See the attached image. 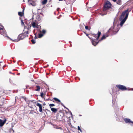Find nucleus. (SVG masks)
Here are the masks:
<instances>
[{"mask_svg":"<svg viewBox=\"0 0 133 133\" xmlns=\"http://www.w3.org/2000/svg\"><path fill=\"white\" fill-rule=\"evenodd\" d=\"M28 36V35L27 34H26L25 33H24L19 34L16 39H12L10 38V39L13 42H17L27 37Z\"/></svg>","mask_w":133,"mask_h":133,"instance_id":"nucleus-1","label":"nucleus"},{"mask_svg":"<svg viewBox=\"0 0 133 133\" xmlns=\"http://www.w3.org/2000/svg\"><path fill=\"white\" fill-rule=\"evenodd\" d=\"M111 4L109 1H107L103 6V11H105L108 10L111 7Z\"/></svg>","mask_w":133,"mask_h":133,"instance_id":"nucleus-2","label":"nucleus"},{"mask_svg":"<svg viewBox=\"0 0 133 133\" xmlns=\"http://www.w3.org/2000/svg\"><path fill=\"white\" fill-rule=\"evenodd\" d=\"M116 87L118 89L122 91H124L127 90V88L125 86L122 85H116Z\"/></svg>","mask_w":133,"mask_h":133,"instance_id":"nucleus-3","label":"nucleus"},{"mask_svg":"<svg viewBox=\"0 0 133 133\" xmlns=\"http://www.w3.org/2000/svg\"><path fill=\"white\" fill-rule=\"evenodd\" d=\"M64 116V114L62 112L58 113L57 115V119L58 120L61 121L62 120L63 117Z\"/></svg>","mask_w":133,"mask_h":133,"instance_id":"nucleus-4","label":"nucleus"},{"mask_svg":"<svg viewBox=\"0 0 133 133\" xmlns=\"http://www.w3.org/2000/svg\"><path fill=\"white\" fill-rule=\"evenodd\" d=\"M92 36L95 37L96 38V39L97 40H98L101 35V32L100 31H99L97 33V34H92Z\"/></svg>","mask_w":133,"mask_h":133,"instance_id":"nucleus-5","label":"nucleus"},{"mask_svg":"<svg viewBox=\"0 0 133 133\" xmlns=\"http://www.w3.org/2000/svg\"><path fill=\"white\" fill-rule=\"evenodd\" d=\"M128 14L127 13L126 14V15L125 16V17L122 19V20L121 21L120 23V25L121 26H122L123 25L124 23L127 19V18L128 17Z\"/></svg>","mask_w":133,"mask_h":133,"instance_id":"nucleus-6","label":"nucleus"},{"mask_svg":"<svg viewBox=\"0 0 133 133\" xmlns=\"http://www.w3.org/2000/svg\"><path fill=\"white\" fill-rule=\"evenodd\" d=\"M36 105V106L39 107V111L40 112H42L43 111V107L42 105L38 103H37Z\"/></svg>","mask_w":133,"mask_h":133,"instance_id":"nucleus-7","label":"nucleus"},{"mask_svg":"<svg viewBox=\"0 0 133 133\" xmlns=\"http://www.w3.org/2000/svg\"><path fill=\"white\" fill-rule=\"evenodd\" d=\"M128 9H127L124 11L123 12L122 14L121 15V16L120 18L122 19L123 18H124L125 15H126V14L127 13H128L129 14V12H128Z\"/></svg>","mask_w":133,"mask_h":133,"instance_id":"nucleus-8","label":"nucleus"},{"mask_svg":"<svg viewBox=\"0 0 133 133\" xmlns=\"http://www.w3.org/2000/svg\"><path fill=\"white\" fill-rule=\"evenodd\" d=\"M113 29L112 26L109 29L107 33L108 35L110 34L111 35H114L113 34Z\"/></svg>","mask_w":133,"mask_h":133,"instance_id":"nucleus-9","label":"nucleus"},{"mask_svg":"<svg viewBox=\"0 0 133 133\" xmlns=\"http://www.w3.org/2000/svg\"><path fill=\"white\" fill-rule=\"evenodd\" d=\"M95 39H91V42L92 44L94 46H95L97 44H98L99 41L98 42H97L95 41Z\"/></svg>","mask_w":133,"mask_h":133,"instance_id":"nucleus-10","label":"nucleus"},{"mask_svg":"<svg viewBox=\"0 0 133 133\" xmlns=\"http://www.w3.org/2000/svg\"><path fill=\"white\" fill-rule=\"evenodd\" d=\"M109 36L108 34L107 33L105 34H104L102 36V37L101 38V39L99 40V41H100L101 40H103L104 39H105V38Z\"/></svg>","mask_w":133,"mask_h":133,"instance_id":"nucleus-11","label":"nucleus"},{"mask_svg":"<svg viewBox=\"0 0 133 133\" xmlns=\"http://www.w3.org/2000/svg\"><path fill=\"white\" fill-rule=\"evenodd\" d=\"M113 28V34H116L118 31L117 28L115 27L114 26H112Z\"/></svg>","mask_w":133,"mask_h":133,"instance_id":"nucleus-12","label":"nucleus"},{"mask_svg":"<svg viewBox=\"0 0 133 133\" xmlns=\"http://www.w3.org/2000/svg\"><path fill=\"white\" fill-rule=\"evenodd\" d=\"M124 121L126 123H132L133 124V122L131 121L130 119L129 118H125Z\"/></svg>","mask_w":133,"mask_h":133,"instance_id":"nucleus-13","label":"nucleus"},{"mask_svg":"<svg viewBox=\"0 0 133 133\" xmlns=\"http://www.w3.org/2000/svg\"><path fill=\"white\" fill-rule=\"evenodd\" d=\"M31 24L34 28H38V25L36 24L35 22H33L31 23Z\"/></svg>","mask_w":133,"mask_h":133,"instance_id":"nucleus-14","label":"nucleus"},{"mask_svg":"<svg viewBox=\"0 0 133 133\" xmlns=\"http://www.w3.org/2000/svg\"><path fill=\"white\" fill-rule=\"evenodd\" d=\"M29 5H32V6H35L36 5V4L35 2L34 1H30V2H29Z\"/></svg>","mask_w":133,"mask_h":133,"instance_id":"nucleus-15","label":"nucleus"},{"mask_svg":"<svg viewBox=\"0 0 133 133\" xmlns=\"http://www.w3.org/2000/svg\"><path fill=\"white\" fill-rule=\"evenodd\" d=\"M51 110L54 112H56L57 111V109L55 108L50 107Z\"/></svg>","mask_w":133,"mask_h":133,"instance_id":"nucleus-16","label":"nucleus"},{"mask_svg":"<svg viewBox=\"0 0 133 133\" xmlns=\"http://www.w3.org/2000/svg\"><path fill=\"white\" fill-rule=\"evenodd\" d=\"M53 99L57 103H58L59 102H61L59 99L56 98H53Z\"/></svg>","mask_w":133,"mask_h":133,"instance_id":"nucleus-17","label":"nucleus"},{"mask_svg":"<svg viewBox=\"0 0 133 133\" xmlns=\"http://www.w3.org/2000/svg\"><path fill=\"white\" fill-rule=\"evenodd\" d=\"M47 2V0H43L42 2V5H44L46 4Z\"/></svg>","mask_w":133,"mask_h":133,"instance_id":"nucleus-18","label":"nucleus"},{"mask_svg":"<svg viewBox=\"0 0 133 133\" xmlns=\"http://www.w3.org/2000/svg\"><path fill=\"white\" fill-rule=\"evenodd\" d=\"M36 87L37 89L35 90L36 91H39L40 90V87L38 85H36Z\"/></svg>","mask_w":133,"mask_h":133,"instance_id":"nucleus-19","label":"nucleus"},{"mask_svg":"<svg viewBox=\"0 0 133 133\" xmlns=\"http://www.w3.org/2000/svg\"><path fill=\"white\" fill-rule=\"evenodd\" d=\"M3 120L0 119V126L2 127L3 125Z\"/></svg>","mask_w":133,"mask_h":133,"instance_id":"nucleus-20","label":"nucleus"},{"mask_svg":"<svg viewBox=\"0 0 133 133\" xmlns=\"http://www.w3.org/2000/svg\"><path fill=\"white\" fill-rule=\"evenodd\" d=\"M32 103V101H31L30 102H29V107L30 108H32V105L31 104Z\"/></svg>","mask_w":133,"mask_h":133,"instance_id":"nucleus-21","label":"nucleus"},{"mask_svg":"<svg viewBox=\"0 0 133 133\" xmlns=\"http://www.w3.org/2000/svg\"><path fill=\"white\" fill-rule=\"evenodd\" d=\"M43 36V34L41 33L40 34H38V38H41Z\"/></svg>","mask_w":133,"mask_h":133,"instance_id":"nucleus-22","label":"nucleus"},{"mask_svg":"<svg viewBox=\"0 0 133 133\" xmlns=\"http://www.w3.org/2000/svg\"><path fill=\"white\" fill-rule=\"evenodd\" d=\"M23 13H22L21 12H18V15L21 17H22L23 16Z\"/></svg>","mask_w":133,"mask_h":133,"instance_id":"nucleus-23","label":"nucleus"},{"mask_svg":"<svg viewBox=\"0 0 133 133\" xmlns=\"http://www.w3.org/2000/svg\"><path fill=\"white\" fill-rule=\"evenodd\" d=\"M1 26L0 27V30H2L3 31H4L5 30V29H4V27L2 25L0 26Z\"/></svg>","mask_w":133,"mask_h":133,"instance_id":"nucleus-24","label":"nucleus"},{"mask_svg":"<svg viewBox=\"0 0 133 133\" xmlns=\"http://www.w3.org/2000/svg\"><path fill=\"white\" fill-rule=\"evenodd\" d=\"M40 32L42 33L44 35L45 34L46 32V31L44 30H43L42 31H40Z\"/></svg>","mask_w":133,"mask_h":133,"instance_id":"nucleus-25","label":"nucleus"},{"mask_svg":"<svg viewBox=\"0 0 133 133\" xmlns=\"http://www.w3.org/2000/svg\"><path fill=\"white\" fill-rule=\"evenodd\" d=\"M31 42L33 44H34L35 43V41L33 39H32L31 40Z\"/></svg>","mask_w":133,"mask_h":133,"instance_id":"nucleus-26","label":"nucleus"},{"mask_svg":"<svg viewBox=\"0 0 133 133\" xmlns=\"http://www.w3.org/2000/svg\"><path fill=\"white\" fill-rule=\"evenodd\" d=\"M43 95H44V94L43 92H42L41 93L40 96L41 97L43 98L44 97Z\"/></svg>","mask_w":133,"mask_h":133,"instance_id":"nucleus-27","label":"nucleus"},{"mask_svg":"<svg viewBox=\"0 0 133 133\" xmlns=\"http://www.w3.org/2000/svg\"><path fill=\"white\" fill-rule=\"evenodd\" d=\"M78 130H79L81 132H82V130H81L79 126H78Z\"/></svg>","mask_w":133,"mask_h":133,"instance_id":"nucleus-28","label":"nucleus"},{"mask_svg":"<svg viewBox=\"0 0 133 133\" xmlns=\"http://www.w3.org/2000/svg\"><path fill=\"white\" fill-rule=\"evenodd\" d=\"M49 105L50 107H53V106H55V104H50Z\"/></svg>","mask_w":133,"mask_h":133,"instance_id":"nucleus-29","label":"nucleus"},{"mask_svg":"<svg viewBox=\"0 0 133 133\" xmlns=\"http://www.w3.org/2000/svg\"><path fill=\"white\" fill-rule=\"evenodd\" d=\"M6 119L5 118V119L4 120V121H3V125H4V124L5 123L6 121Z\"/></svg>","mask_w":133,"mask_h":133,"instance_id":"nucleus-30","label":"nucleus"},{"mask_svg":"<svg viewBox=\"0 0 133 133\" xmlns=\"http://www.w3.org/2000/svg\"><path fill=\"white\" fill-rule=\"evenodd\" d=\"M22 98H23L26 101V98L25 97H22Z\"/></svg>","mask_w":133,"mask_h":133,"instance_id":"nucleus-31","label":"nucleus"},{"mask_svg":"<svg viewBox=\"0 0 133 133\" xmlns=\"http://www.w3.org/2000/svg\"><path fill=\"white\" fill-rule=\"evenodd\" d=\"M60 102V104H61L62 106L64 107V108H65L64 105L62 102Z\"/></svg>","mask_w":133,"mask_h":133,"instance_id":"nucleus-32","label":"nucleus"},{"mask_svg":"<svg viewBox=\"0 0 133 133\" xmlns=\"http://www.w3.org/2000/svg\"><path fill=\"white\" fill-rule=\"evenodd\" d=\"M85 28L86 30L88 29L89 27L88 26H85Z\"/></svg>","mask_w":133,"mask_h":133,"instance_id":"nucleus-33","label":"nucleus"},{"mask_svg":"<svg viewBox=\"0 0 133 133\" xmlns=\"http://www.w3.org/2000/svg\"><path fill=\"white\" fill-rule=\"evenodd\" d=\"M21 23H22V25L23 24H24V23L23 22V21L22 20H21Z\"/></svg>","mask_w":133,"mask_h":133,"instance_id":"nucleus-34","label":"nucleus"},{"mask_svg":"<svg viewBox=\"0 0 133 133\" xmlns=\"http://www.w3.org/2000/svg\"><path fill=\"white\" fill-rule=\"evenodd\" d=\"M88 37L90 39H91H91H93V38H91L89 36H88Z\"/></svg>","mask_w":133,"mask_h":133,"instance_id":"nucleus-35","label":"nucleus"},{"mask_svg":"<svg viewBox=\"0 0 133 133\" xmlns=\"http://www.w3.org/2000/svg\"><path fill=\"white\" fill-rule=\"evenodd\" d=\"M46 105V104H45V103H43V105H42L43 106H44L45 105Z\"/></svg>","mask_w":133,"mask_h":133,"instance_id":"nucleus-36","label":"nucleus"},{"mask_svg":"<svg viewBox=\"0 0 133 133\" xmlns=\"http://www.w3.org/2000/svg\"><path fill=\"white\" fill-rule=\"evenodd\" d=\"M117 3L118 4H120V2L119 1L118 2H117Z\"/></svg>","mask_w":133,"mask_h":133,"instance_id":"nucleus-37","label":"nucleus"},{"mask_svg":"<svg viewBox=\"0 0 133 133\" xmlns=\"http://www.w3.org/2000/svg\"><path fill=\"white\" fill-rule=\"evenodd\" d=\"M32 0H28V2H30V1H32Z\"/></svg>","mask_w":133,"mask_h":133,"instance_id":"nucleus-38","label":"nucleus"},{"mask_svg":"<svg viewBox=\"0 0 133 133\" xmlns=\"http://www.w3.org/2000/svg\"><path fill=\"white\" fill-rule=\"evenodd\" d=\"M116 0H112V1L114 2H116Z\"/></svg>","mask_w":133,"mask_h":133,"instance_id":"nucleus-39","label":"nucleus"},{"mask_svg":"<svg viewBox=\"0 0 133 133\" xmlns=\"http://www.w3.org/2000/svg\"><path fill=\"white\" fill-rule=\"evenodd\" d=\"M86 34L87 36H88V37L89 36H88L89 35L88 34Z\"/></svg>","mask_w":133,"mask_h":133,"instance_id":"nucleus-40","label":"nucleus"},{"mask_svg":"<svg viewBox=\"0 0 133 133\" xmlns=\"http://www.w3.org/2000/svg\"><path fill=\"white\" fill-rule=\"evenodd\" d=\"M26 34H28V31H27V32H26Z\"/></svg>","mask_w":133,"mask_h":133,"instance_id":"nucleus-41","label":"nucleus"},{"mask_svg":"<svg viewBox=\"0 0 133 133\" xmlns=\"http://www.w3.org/2000/svg\"><path fill=\"white\" fill-rule=\"evenodd\" d=\"M38 101L39 102H41V101H40V100H39Z\"/></svg>","mask_w":133,"mask_h":133,"instance_id":"nucleus-42","label":"nucleus"},{"mask_svg":"<svg viewBox=\"0 0 133 133\" xmlns=\"http://www.w3.org/2000/svg\"><path fill=\"white\" fill-rule=\"evenodd\" d=\"M63 0H59V1H62Z\"/></svg>","mask_w":133,"mask_h":133,"instance_id":"nucleus-43","label":"nucleus"},{"mask_svg":"<svg viewBox=\"0 0 133 133\" xmlns=\"http://www.w3.org/2000/svg\"><path fill=\"white\" fill-rule=\"evenodd\" d=\"M79 116H81V115H79Z\"/></svg>","mask_w":133,"mask_h":133,"instance_id":"nucleus-44","label":"nucleus"},{"mask_svg":"<svg viewBox=\"0 0 133 133\" xmlns=\"http://www.w3.org/2000/svg\"><path fill=\"white\" fill-rule=\"evenodd\" d=\"M35 38H36V36H35Z\"/></svg>","mask_w":133,"mask_h":133,"instance_id":"nucleus-45","label":"nucleus"},{"mask_svg":"<svg viewBox=\"0 0 133 133\" xmlns=\"http://www.w3.org/2000/svg\"><path fill=\"white\" fill-rule=\"evenodd\" d=\"M24 9H23V11H24Z\"/></svg>","mask_w":133,"mask_h":133,"instance_id":"nucleus-46","label":"nucleus"},{"mask_svg":"<svg viewBox=\"0 0 133 133\" xmlns=\"http://www.w3.org/2000/svg\"><path fill=\"white\" fill-rule=\"evenodd\" d=\"M43 110H44V109Z\"/></svg>","mask_w":133,"mask_h":133,"instance_id":"nucleus-47","label":"nucleus"}]
</instances>
